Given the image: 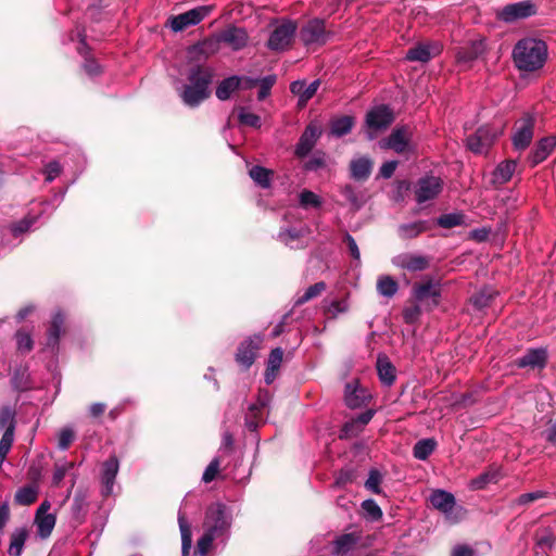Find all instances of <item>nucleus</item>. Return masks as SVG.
<instances>
[{
	"instance_id": "obj_49",
	"label": "nucleus",
	"mask_w": 556,
	"mask_h": 556,
	"mask_svg": "<svg viewBox=\"0 0 556 556\" xmlns=\"http://www.w3.org/2000/svg\"><path fill=\"white\" fill-rule=\"evenodd\" d=\"M464 223V215L460 213L444 214L438 218V225L443 228H453Z\"/></svg>"
},
{
	"instance_id": "obj_61",
	"label": "nucleus",
	"mask_w": 556,
	"mask_h": 556,
	"mask_svg": "<svg viewBox=\"0 0 556 556\" xmlns=\"http://www.w3.org/2000/svg\"><path fill=\"white\" fill-rule=\"evenodd\" d=\"M219 466H220V463H219L218 458H214L208 464V466L206 467V469L203 473V477H202L203 481L206 483L213 481L219 470Z\"/></svg>"
},
{
	"instance_id": "obj_50",
	"label": "nucleus",
	"mask_w": 556,
	"mask_h": 556,
	"mask_svg": "<svg viewBox=\"0 0 556 556\" xmlns=\"http://www.w3.org/2000/svg\"><path fill=\"white\" fill-rule=\"evenodd\" d=\"M239 122L243 125L251 126L254 128L261 127V118L258 115L249 112L247 109L241 108L238 114Z\"/></svg>"
},
{
	"instance_id": "obj_17",
	"label": "nucleus",
	"mask_w": 556,
	"mask_h": 556,
	"mask_svg": "<svg viewBox=\"0 0 556 556\" xmlns=\"http://www.w3.org/2000/svg\"><path fill=\"white\" fill-rule=\"evenodd\" d=\"M118 468L119 463L115 456H111L106 462L103 463L101 481L103 484L102 493L104 496H109L112 494Z\"/></svg>"
},
{
	"instance_id": "obj_15",
	"label": "nucleus",
	"mask_w": 556,
	"mask_h": 556,
	"mask_svg": "<svg viewBox=\"0 0 556 556\" xmlns=\"http://www.w3.org/2000/svg\"><path fill=\"white\" fill-rule=\"evenodd\" d=\"M533 137V122L531 117L527 116L522 118L516 126V131L513 136V143L515 149H526Z\"/></svg>"
},
{
	"instance_id": "obj_6",
	"label": "nucleus",
	"mask_w": 556,
	"mask_h": 556,
	"mask_svg": "<svg viewBox=\"0 0 556 556\" xmlns=\"http://www.w3.org/2000/svg\"><path fill=\"white\" fill-rule=\"evenodd\" d=\"M296 26L291 21H283L277 25L268 39L267 46L270 50L282 51L287 49L294 37Z\"/></svg>"
},
{
	"instance_id": "obj_39",
	"label": "nucleus",
	"mask_w": 556,
	"mask_h": 556,
	"mask_svg": "<svg viewBox=\"0 0 556 556\" xmlns=\"http://www.w3.org/2000/svg\"><path fill=\"white\" fill-rule=\"evenodd\" d=\"M244 81L247 83L248 87H253L256 84L260 85V91H258V100H264L266 97L269 96L271 87L276 83V76L269 75L262 79H250L245 78Z\"/></svg>"
},
{
	"instance_id": "obj_1",
	"label": "nucleus",
	"mask_w": 556,
	"mask_h": 556,
	"mask_svg": "<svg viewBox=\"0 0 556 556\" xmlns=\"http://www.w3.org/2000/svg\"><path fill=\"white\" fill-rule=\"evenodd\" d=\"M217 51V41L204 40L188 50V58L193 62L188 72L187 80L180 91V98L188 106L195 108L210 97V85L213 78V70L203 66L202 63Z\"/></svg>"
},
{
	"instance_id": "obj_27",
	"label": "nucleus",
	"mask_w": 556,
	"mask_h": 556,
	"mask_svg": "<svg viewBox=\"0 0 556 556\" xmlns=\"http://www.w3.org/2000/svg\"><path fill=\"white\" fill-rule=\"evenodd\" d=\"M305 235L306 228L304 227L288 228L279 232L278 239L291 249H296L303 245V239Z\"/></svg>"
},
{
	"instance_id": "obj_29",
	"label": "nucleus",
	"mask_w": 556,
	"mask_h": 556,
	"mask_svg": "<svg viewBox=\"0 0 556 556\" xmlns=\"http://www.w3.org/2000/svg\"><path fill=\"white\" fill-rule=\"evenodd\" d=\"M556 147V136L540 140L531 153L532 165L543 162Z\"/></svg>"
},
{
	"instance_id": "obj_46",
	"label": "nucleus",
	"mask_w": 556,
	"mask_h": 556,
	"mask_svg": "<svg viewBox=\"0 0 556 556\" xmlns=\"http://www.w3.org/2000/svg\"><path fill=\"white\" fill-rule=\"evenodd\" d=\"M426 230L424 222H415L409 224L401 225L399 233L402 238H414Z\"/></svg>"
},
{
	"instance_id": "obj_5",
	"label": "nucleus",
	"mask_w": 556,
	"mask_h": 556,
	"mask_svg": "<svg viewBox=\"0 0 556 556\" xmlns=\"http://www.w3.org/2000/svg\"><path fill=\"white\" fill-rule=\"evenodd\" d=\"M502 131L501 126L488 125L480 127L473 135L467 138V147L473 153H483L491 147Z\"/></svg>"
},
{
	"instance_id": "obj_53",
	"label": "nucleus",
	"mask_w": 556,
	"mask_h": 556,
	"mask_svg": "<svg viewBox=\"0 0 556 556\" xmlns=\"http://www.w3.org/2000/svg\"><path fill=\"white\" fill-rule=\"evenodd\" d=\"M362 508L364 509L367 517L371 520H378L382 516V511L380 507L372 500H366L362 504Z\"/></svg>"
},
{
	"instance_id": "obj_2",
	"label": "nucleus",
	"mask_w": 556,
	"mask_h": 556,
	"mask_svg": "<svg viewBox=\"0 0 556 556\" xmlns=\"http://www.w3.org/2000/svg\"><path fill=\"white\" fill-rule=\"evenodd\" d=\"M231 522V513L224 504L210 505L202 523L203 533L197 543V553L206 556L214 541H224L228 536Z\"/></svg>"
},
{
	"instance_id": "obj_64",
	"label": "nucleus",
	"mask_w": 556,
	"mask_h": 556,
	"mask_svg": "<svg viewBox=\"0 0 556 556\" xmlns=\"http://www.w3.org/2000/svg\"><path fill=\"white\" fill-rule=\"evenodd\" d=\"M35 219L25 218L14 225L11 226V231L14 236H18L25 231H27L31 225L34 224Z\"/></svg>"
},
{
	"instance_id": "obj_44",
	"label": "nucleus",
	"mask_w": 556,
	"mask_h": 556,
	"mask_svg": "<svg viewBox=\"0 0 556 556\" xmlns=\"http://www.w3.org/2000/svg\"><path fill=\"white\" fill-rule=\"evenodd\" d=\"M38 490L35 486H24L15 494V501L20 505H30L37 500Z\"/></svg>"
},
{
	"instance_id": "obj_23",
	"label": "nucleus",
	"mask_w": 556,
	"mask_h": 556,
	"mask_svg": "<svg viewBox=\"0 0 556 556\" xmlns=\"http://www.w3.org/2000/svg\"><path fill=\"white\" fill-rule=\"evenodd\" d=\"M345 403L349 407L356 408L365 404L370 397L367 390L359 387L356 380L346 383L345 386Z\"/></svg>"
},
{
	"instance_id": "obj_9",
	"label": "nucleus",
	"mask_w": 556,
	"mask_h": 556,
	"mask_svg": "<svg viewBox=\"0 0 556 556\" xmlns=\"http://www.w3.org/2000/svg\"><path fill=\"white\" fill-rule=\"evenodd\" d=\"M328 36L324 22L320 20L307 22L300 33V38L305 46L323 45L327 41Z\"/></svg>"
},
{
	"instance_id": "obj_7",
	"label": "nucleus",
	"mask_w": 556,
	"mask_h": 556,
	"mask_svg": "<svg viewBox=\"0 0 556 556\" xmlns=\"http://www.w3.org/2000/svg\"><path fill=\"white\" fill-rule=\"evenodd\" d=\"M394 119L392 111L386 106L380 105L370 110L366 115V125L368 127V138L372 140L376 134L386 129Z\"/></svg>"
},
{
	"instance_id": "obj_57",
	"label": "nucleus",
	"mask_w": 556,
	"mask_h": 556,
	"mask_svg": "<svg viewBox=\"0 0 556 556\" xmlns=\"http://www.w3.org/2000/svg\"><path fill=\"white\" fill-rule=\"evenodd\" d=\"M493 294L490 290L483 289L471 298L472 304L478 308H483L489 305Z\"/></svg>"
},
{
	"instance_id": "obj_47",
	"label": "nucleus",
	"mask_w": 556,
	"mask_h": 556,
	"mask_svg": "<svg viewBox=\"0 0 556 556\" xmlns=\"http://www.w3.org/2000/svg\"><path fill=\"white\" fill-rule=\"evenodd\" d=\"M326 290V283L320 281L306 289V291L296 299L295 305H302L312 299L318 296L323 291Z\"/></svg>"
},
{
	"instance_id": "obj_43",
	"label": "nucleus",
	"mask_w": 556,
	"mask_h": 556,
	"mask_svg": "<svg viewBox=\"0 0 556 556\" xmlns=\"http://www.w3.org/2000/svg\"><path fill=\"white\" fill-rule=\"evenodd\" d=\"M341 193L351 205H353L357 208L361 207L364 203V198L362 195V192L359 190H357V188H355L352 185L343 186L341 188Z\"/></svg>"
},
{
	"instance_id": "obj_60",
	"label": "nucleus",
	"mask_w": 556,
	"mask_h": 556,
	"mask_svg": "<svg viewBox=\"0 0 556 556\" xmlns=\"http://www.w3.org/2000/svg\"><path fill=\"white\" fill-rule=\"evenodd\" d=\"M17 348L22 352H29L33 348V340L26 332L18 331L16 333Z\"/></svg>"
},
{
	"instance_id": "obj_40",
	"label": "nucleus",
	"mask_w": 556,
	"mask_h": 556,
	"mask_svg": "<svg viewBox=\"0 0 556 556\" xmlns=\"http://www.w3.org/2000/svg\"><path fill=\"white\" fill-rule=\"evenodd\" d=\"M437 442L434 439L419 440L414 446V457L419 460L427 459L435 450Z\"/></svg>"
},
{
	"instance_id": "obj_20",
	"label": "nucleus",
	"mask_w": 556,
	"mask_h": 556,
	"mask_svg": "<svg viewBox=\"0 0 556 556\" xmlns=\"http://www.w3.org/2000/svg\"><path fill=\"white\" fill-rule=\"evenodd\" d=\"M374 416L372 410H367L356 418H352L344 424L341 429L340 438L348 439L357 435L363 431L364 427L371 420Z\"/></svg>"
},
{
	"instance_id": "obj_16",
	"label": "nucleus",
	"mask_w": 556,
	"mask_h": 556,
	"mask_svg": "<svg viewBox=\"0 0 556 556\" xmlns=\"http://www.w3.org/2000/svg\"><path fill=\"white\" fill-rule=\"evenodd\" d=\"M441 52V46L437 42L419 43L407 51L406 59L409 61L426 63Z\"/></svg>"
},
{
	"instance_id": "obj_30",
	"label": "nucleus",
	"mask_w": 556,
	"mask_h": 556,
	"mask_svg": "<svg viewBox=\"0 0 556 556\" xmlns=\"http://www.w3.org/2000/svg\"><path fill=\"white\" fill-rule=\"evenodd\" d=\"M283 357V351L280 348L274 349L267 361V368L265 371V382L270 384L276 379Z\"/></svg>"
},
{
	"instance_id": "obj_55",
	"label": "nucleus",
	"mask_w": 556,
	"mask_h": 556,
	"mask_svg": "<svg viewBox=\"0 0 556 556\" xmlns=\"http://www.w3.org/2000/svg\"><path fill=\"white\" fill-rule=\"evenodd\" d=\"M74 440V431L70 428H63L58 434V446L60 450H67Z\"/></svg>"
},
{
	"instance_id": "obj_36",
	"label": "nucleus",
	"mask_w": 556,
	"mask_h": 556,
	"mask_svg": "<svg viewBox=\"0 0 556 556\" xmlns=\"http://www.w3.org/2000/svg\"><path fill=\"white\" fill-rule=\"evenodd\" d=\"M55 521L56 519L53 514L36 515L35 523L37 526L38 534L40 535V538L47 539L51 534L55 526Z\"/></svg>"
},
{
	"instance_id": "obj_10",
	"label": "nucleus",
	"mask_w": 556,
	"mask_h": 556,
	"mask_svg": "<svg viewBox=\"0 0 556 556\" xmlns=\"http://www.w3.org/2000/svg\"><path fill=\"white\" fill-rule=\"evenodd\" d=\"M412 131L408 127L402 126L392 131L388 139L380 142L383 149H392L396 153H404L410 149Z\"/></svg>"
},
{
	"instance_id": "obj_58",
	"label": "nucleus",
	"mask_w": 556,
	"mask_h": 556,
	"mask_svg": "<svg viewBox=\"0 0 556 556\" xmlns=\"http://www.w3.org/2000/svg\"><path fill=\"white\" fill-rule=\"evenodd\" d=\"M73 466V463L56 464L52 477L53 484L59 485Z\"/></svg>"
},
{
	"instance_id": "obj_54",
	"label": "nucleus",
	"mask_w": 556,
	"mask_h": 556,
	"mask_svg": "<svg viewBox=\"0 0 556 556\" xmlns=\"http://www.w3.org/2000/svg\"><path fill=\"white\" fill-rule=\"evenodd\" d=\"M382 481V476L378 470H370L367 481L365 482V486L376 493H380V483Z\"/></svg>"
},
{
	"instance_id": "obj_41",
	"label": "nucleus",
	"mask_w": 556,
	"mask_h": 556,
	"mask_svg": "<svg viewBox=\"0 0 556 556\" xmlns=\"http://www.w3.org/2000/svg\"><path fill=\"white\" fill-rule=\"evenodd\" d=\"M63 324H64V316L60 312L55 313L54 316L52 317V321H51V325L49 328V333H48V344L49 345H51V346L56 345L60 334H61V331H62Z\"/></svg>"
},
{
	"instance_id": "obj_48",
	"label": "nucleus",
	"mask_w": 556,
	"mask_h": 556,
	"mask_svg": "<svg viewBox=\"0 0 556 556\" xmlns=\"http://www.w3.org/2000/svg\"><path fill=\"white\" fill-rule=\"evenodd\" d=\"M13 427L10 426L4 431L1 440H0V467L2 466L8 453L10 452V448L13 443Z\"/></svg>"
},
{
	"instance_id": "obj_19",
	"label": "nucleus",
	"mask_w": 556,
	"mask_h": 556,
	"mask_svg": "<svg viewBox=\"0 0 556 556\" xmlns=\"http://www.w3.org/2000/svg\"><path fill=\"white\" fill-rule=\"evenodd\" d=\"M218 41L228 45L232 50H240L247 46L248 34L242 28L229 27L220 33Z\"/></svg>"
},
{
	"instance_id": "obj_22",
	"label": "nucleus",
	"mask_w": 556,
	"mask_h": 556,
	"mask_svg": "<svg viewBox=\"0 0 556 556\" xmlns=\"http://www.w3.org/2000/svg\"><path fill=\"white\" fill-rule=\"evenodd\" d=\"M429 501L435 509L450 518L455 506V497L452 493L444 490H435L431 493Z\"/></svg>"
},
{
	"instance_id": "obj_32",
	"label": "nucleus",
	"mask_w": 556,
	"mask_h": 556,
	"mask_svg": "<svg viewBox=\"0 0 556 556\" xmlns=\"http://www.w3.org/2000/svg\"><path fill=\"white\" fill-rule=\"evenodd\" d=\"M178 523L181 534V553L182 556H188L192 546V533L191 527L187 521L185 514L181 511L178 513Z\"/></svg>"
},
{
	"instance_id": "obj_21",
	"label": "nucleus",
	"mask_w": 556,
	"mask_h": 556,
	"mask_svg": "<svg viewBox=\"0 0 556 556\" xmlns=\"http://www.w3.org/2000/svg\"><path fill=\"white\" fill-rule=\"evenodd\" d=\"M393 264L397 267L410 270V271H418L424 270L428 267V260L418 254H412V253H404L397 255L393 260Z\"/></svg>"
},
{
	"instance_id": "obj_59",
	"label": "nucleus",
	"mask_w": 556,
	"mask_h": 556,
	"mask_svg": "<svg viewBox=\"0 0 556 556\" xmlns=\"http://www.w3.org/2000/svg\"><path fill=\"white\" fill-rule=\"evenodd\" d=\"M555 538L547 529L542 530L536 534V544L542 548H549L553 546Z\"/></svg>"
},
{
	"instance_id": "obj_28",
	"label": "nucleus",
	"mask_w": 556,
	"mask_h": 556,
	"mask_svg": "<svg viewBox=\"0 0 556 556\" xmlns=\"http://www.w3.org/2000/svg\"><path fill=\"white\" fill-rule=\"evenodd\" d=\"M546 352L542 349L530 350L522 357L517 359V366L525 368H541L545 365Z\"/></svg>"
},
{
	"instance_id": "obj_14",
	"label": "nucleus",
	"mask_w": 556,
	"mask_h": 556,
	"mask_svg": "<svg viewBox=\"0 0 556 556\" xmlns=\"http://www.w3.org/2000/svg\"><path fill=\"white\" fill-rule=\"evenodd\" d=\"M414 296L419 303L435 306L440 296V287L431 280L418 283L414 287Z\"/></svg>"
},
{
	"instance_id": "obj_56",
	"label": "nucleus",
	"mask_w": 556,
	"mask_h": 556,
	"mask_svg": "<svg viewBox=\"0 0 556 556\" xmlns=\"http://www.w3.org/2000/svg\"><path fill=\"white\" fill-rule=\"evenodd\" d=\"M349 309V304H348V301L346 300H338V301H332L328 306H327V314L330 316V317H337L339 314H342V313H345L348 312Z\"/></svg>"
},
{
	"instance_id": "obj_38",
	"label": "nucleus",
	"mask_w": 556,
	"mask_h": 556,
	"mask_svg": "<svg viewBox=\"0 0 556 556\" xmlns=\"http://www.w3.org/2000/svg\"><path fill=\"white\" fill-rule=\"evenodd\" d=\"M399 290L397 282L390 276H380L377 280V291L381 296L392 298Z\"/></svg>"
},
{
	"instance_id": "obj_42",
	"label": "nucleus",
	"mask_w": 556,
	"mask_h": 556,
	"mask_svg": "<svg viewBox=\"0 0 556 556\" xmlns=\"http://www.w3.org/2000/svg\"><path fill=\"white\" fill-rule=\"evenodd\" d=\"M353 124V118L350 116L339 117L331 123V134L342 137L351 131Z\"/></svg>"
},
{
	"instance_id": "obj_62",
	"label": "nucleus",
	"mask_w": 556,
	"mask_h": 556,
	"mask_svg": "<svg viewBox=\"0 0 556 556\" xmlns=\"http://www.w3.org/2000/svg\"><path fill=\"white\" fill-rule=\"evenodd\" d=\"M419 315H420V307L418 304H413L410 306H407L403 311L404 320L408 324L415 323L418 319Z\"/></svg>"
},
{
	"instance_id": "obj_12",
	"label": "nucleus",
	"mask_w": 556,
	"mask_h": 556,
	"mask_svg": "<svg viewBox=\"0 0 556 556\" xmlns=\"http://www.w3.org/2000/svg\"><path fill=\"white\" fill-rule=\"evenodd\" d=\"M207 14L206 8H197L189 10L169 20L170 28L174 31H181L185 28L200 23Z\"/></svg>"
},
{
	"instance_id": "obj_37",
	"label": "nucleus",
	"mask_w": 556,
	"mask_h": 556,
	"mask_svg": "<svg viewBox=\"0 0 556 556\" xmlns=\"http://www.w3.org/2000/svg\"><path fill=\"white\" fill-rule=\"evenodd\" d=\"M377 370H378L380 380L384 384L390 386L394 381V379H395L394 367L389 362V359L387 357H384V356L378 357Z\"/></svg>"
},
{
	"instance_id": "obj_63",
	"label": "nucleus",
	"mask_w": 556,
	"mask_h": 556,
	"mask_svg": "<svg viewBox=\"0 0 556 556\" xmlns=\"http://www.w3.org/2000/svg\"><path fill=\"white\" fill-rule=\"evenodd\" d=\"M61 165L60 163L53 161V162H50L47 166H46V169H45V174H46V180L47 181H52L53 179H55L60 174H61Z\"/></svg>"
},
{
	"instance_id": "obj_45",
	"label": "nucleus",
	"mask_w": 556,
	"mask_h": 556,
	"mask_svg": "<svg viewBox=\"0 0 556 556\" xmlns=\"http://www.w3.org/2000/svg\"><path fill=\"white\" fill-rule=\"evenodd\" d=\"M271 174L270 170L261 166H254L250 169L251 178L263 188L269 187Z\"/></svg>"
},
{
	"instance_id": "obj_34",
	"label": "nucleus",
	"mask_w": 556,
	"mask_h": 556,
	"mask_svg": "<svg viewBox=\"0 0 556 556\" xmlns=\"http://www.w3.org/2000/svg\"><path fill=\"white\" fill-rule=\"evenodd\" d=\"M517 167L516 161L501 163L493 173V181L503 185L510 180Z\"/></svg>"
},
{
	"instance_id": "obj_51",
	"label": "nucleus",
	"mask_w": 556,
	"mask_h": 556,
	"mask_svg": "<svg viewBox=\"0 0 556 556\" xmlns=\"http://www.w3.org/2000/svg\"><path fill=\"white\" fill-rule=\"evenodd\" d=\"M497 477H498V472L495 470L484 472L471 481V486L476 490L483 489L488 483L496 482Z\"/></svg>"
},
{
	"instance_id": "obj_13",
	"label": "nucleus",
	"mask_w": 556,
	"mask_h": 556,
	"mask_svg": "<svg viewBox=\"0 0 556 556\" xmlns=\"http://www.w3.org/2000/svg\"><path fill=\"white\" fill-rule=\"evenodd\" d=\"M263 338L258 334L243 341L238 349L237 362L247 368L250 367L256 357V352L260 350Z\"/></svg>"
},
{
	"instance_id": "obj_31",
	"label": "nucleus",
	"mask_w": 556,
	"mask_h": 556,
	"mask_svg": "<svg viewBox=\"0 0 556 556\" xmlns=\"http://www.w3.org/2000/svg\"><path fill=\"white\" fill-rule=\"evenodd\" d=\"M244 79L245 78H240L238 76H231L224 79L216 88V97L222 101L229 99Z\"/></svg>"
},
{
	"instance_id": "obj_11",
	"label": "nucleus",
	"mask_w": 556,
	"mask_h": 556,
	"mask_svg": "<svg viewBox=\"0 0 556 556\" xmlns=\"http://www.w3.org/2000/svg\"><path fill=\"white\" fill-rule=\"evenodd\" d=\"M442 190V180L439 177L427 176L418 180L415 189L416 200L419 203L434 199Z\"/></svg>"
},
{
	"instance_id": "obj_26",
	"label": "nucleus",
	"mask_w": 556,
	"mask_h": 556,
	"mask_svg": "<svg viewBox=\"0 0 556 556\" xmlns=\"http://www.w3.org/2000/svg\"><path fill=\"white\" fill-rule=\"evenodd\" d=\"M320 131L316 126L309 125L300 138L296 144L295 153L298 156L307 155L313 149Z\"/></svg>"
},
{
	"instance_id": "obj_35",
	"label": "nucleus",
	"mask_w": 556,
	"mask_h": 556,
	"mask_svg": "<svg viewBox=\"0 0 556 556\" xmlns=\"http://www.w3.org/2000/svg\"><path fill=\"white\" fill-rule=\"evenodd\" d=\"M270 399V395L267 391H262L258 395L257 402L255 404H252L249 407L250 415L247 419V425L249 429L254 430L258 426V421L254 420L253 418H256V412L261 408L266 407Z\"/></svg>"
},
{
	"instance_id": "obj_33",
	"label": "nucleus",
	"mask_w": 556,
	"mask_h": 556,
	"mask_svg": "<svg viewBox=\"0 0 556 556\" xmlns=\"http://www.w3.org/2000/svg\"><path fill=\"white\" fill-rule=\"evenodd\" d=\"M28 538V531L26 528H17L11 534L9 554L11 556H21L25 541Z\"/></svg>"
},
{
	"instance_id": "obj_3",
	"label": "nucleus",
	"mask_w": 556,
	"mask_h": 556,
	"mask_svg": "<svg viewBox=\"0 0 556 556\" xmlns=\"http://www.w3.org/2000/svg\"><path fill=\"white\" fill-rule=\"evenodd\" d=\"M546 58L547 47L544 41L539 39H521L513 50V59L516 66L525 72H533L541 68Z\"/></svg>"
},
{
	"instance_id": "obj_25",
	"label": "nucleus",
	"mask_w": 556,
	"mask_h": 556,
	"mask_svg": "<svg viewBox=\"0 0 556 556\" xmlns=\"http://www.w3.org/2000/svg\"><path fill=\"white\" fill-rule=\"evenodd\" d=\"M372 170V162L366 156H358L350 163L351 177L356 181H365L368 179Z\"/></svg>"
},
{
	"instance_id": "obj_24",
	"label": "nucleus",
	"mask_w": 556,
	"mask_h": 556,
	"mask_svg": "<svg viewBox=\"0 0 556 556\" xmlns=\"http://www.w3.org/2000/svg\"><path fill=\"white\" fill-rule=\"evenodd\" d=\"M486 50L485 40L483 38L473 40L467 48H463L457 53V61L460 64H469L473 60L480 58Z\"/></svg>"
},
{
	"instance_id": "obj_4",
	"label": "nucleus",
	"mask_w": 556,
	"mask_h": 556,
	"mask_svg": "<svg viewBox=\"0 0 556 556\" xmlns=\"http://www.w3.org/2000/svg\"><path fill=\"white\" fill-rule=\"evenodd\" d=\"M364 538L361 531L353 530L338 535L332 542L331 554L333 556H355V553L365 547Z\"/></svg>"
},
{
	"instance_id": "obj_8",
	"label": "nucleus",
	"mask_w": 556,
	"mask_h": 556,
	"mask_svg": "<svg viewBox=\"0 0 556 556\" xmlns=\"http://www.w3.org/2000/svg\"><path fill=\"white\" fill-rule=\"evenodd\" d=\"M535 4L531 1H521L505 5L497 12V17L506 23L529 17L535 14Z\"/></svg>"
},
{
	"instance_id": "obj_52",
	"label": "nucleus",
	"mask_w": 556,
	"mask_h": 556,
	"mask_svg": "<svg viewBox=\"0 0 556 556\" xmlns=\"http://www.w3.org/2000/svg\"><path fill=\"white\" fill-rule=\"evenodd\" d=\"M299 199H300V204L305 208L309 207V206L317 207L320 205L319 197L309 190H303L300 193Z\"/></svg>"
},
{
	"instance_id": "obj_18",
	"label": "nucleus",
	"mask_w": 556,
	"mask_h": 556,
	"mask_svg": "<svg viewBox=\"0 0 556 556\" xmlns=\"http://www.w3.org/2000/svg\"><path fill=\"white\" fill-rule=\"evenodd\" d=\"M319 80L306 84L305 80L293 81L290 86L291 92L299 98V106L303 108L312 99L319 88Z\"/></svg>"
}]
</instances>
